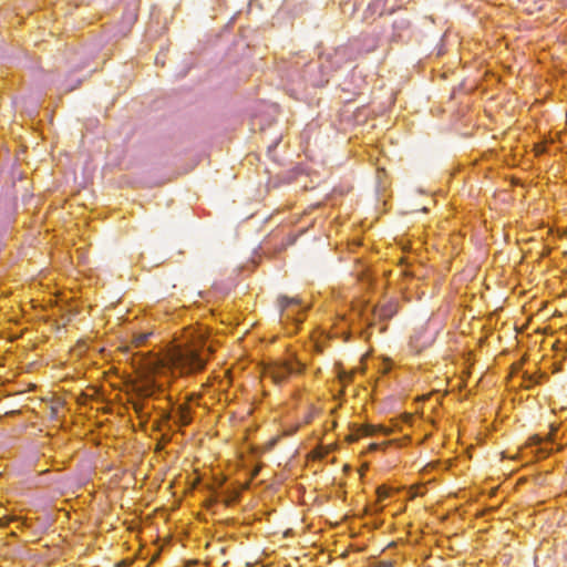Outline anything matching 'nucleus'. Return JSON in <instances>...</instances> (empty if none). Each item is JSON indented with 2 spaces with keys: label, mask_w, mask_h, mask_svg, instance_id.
Returning <instances> with one entry per match:
<instances>
[{
  "label": "nucleus",
  "mask_w": 567,
  "mask_h": 567,
  "mask_svg": "<svg viewBox=\"0 0 567 567\" xmlns=\"http://www.w3.org/2000/svg\"><path fill=\"white\" fill-rule=\"evenodd\" d=\"M212 353L213 350L206 346L205 337L189 327L167 350L164 358L153 354L144 363V369L161 377L165 371L178 377H190L205 370Z\"/></svg>",
  "instance_id": "obj_1"
},
{
  "label": "nucleus",
  "mask_w": 567,
  "mask_h": 567,
  "mask_svg": "<svg viewBox=\"0 0 567 567\" xmlns=\"http://www.w3.org/2000/svg\"><path fill=\"white\" fill-rule=\"evenodd\" d=\"M171 381L168 378L155 375L150 373L135 385L137 399L132 401V408L137 417L148 421L151 417V410L155 409L150 406L145 401L147 399L159 400L169 389Z\"/></svg>",
  "instance_id": "obj_2"
},
{
  "label": "nucleus",
  "mask_w": 567,
  "mask_h": 567,
  "mask_svg": "<svg viewBox=\"0 0 567 567\" xmlns=\"http://www.w3.org/2000/svg\"><path fill=\"white\" fill-rule=\"evenodd\" d=\"M305 371L306 363L293 352H288L264 364L265 377L278 385L287 383L292 377L303 374Z\"/></svg>",
  "instance_id": "obj_3"
},
{
  "label": "nucleus",
  "mask_w": 567,
  "mask_h": 567,
  "mask_svg": "<svg viewBox=\"0 0 567 567\" xmlns=\"http://www.w3.org/2000/svg\"><path fill=\"white\" fill-rule=\"evenodd\" d=\"M277 303L280 310V321L288 333H297L300 324L306 320L309 305L298 297L279 296Z\"/></svg>",
  "instance_id": "obj_4"
},
{
  "label": "nucleus",
  "mask_w": 567,
  "mask_h": 567,
  "mask_svg": "<svg viewBox=\"0 0 567 567\" xmlns=\"http://www.w3.org/2000/svg\"><path fill=\"white\" fill-rule=\"evenodd\" d=\"M367 311L368 305L358 302L352 306L349 315H338L332 326L331 336L341 337L344 341H348L351 336V329L357 319L368 322L369 318Z\"/></svg>",
  "instance_id": "obj_5"
},
{
  "label": "nucleus",
  "mask_w": 567,
  "mask_h": 567,
  "mask_svg": "<svg viewBox=\"0 0 567 567\" xmlns=\"http://www.w3.org/2000/svg\"><path fill=\"white\" fill-rule=\"evenodd\" d=\"M557 427L551 425L550 433L546 437H542L539 435H534L529 437L526 444L522 449L523 454H527L530 452L538 460H543L548 457L553 447L550 446L554 442V436L556 434Z\"/></svg>",
  "instance_id": "obj_6"
},
{
  "label": "nucleus",
  "mask_w": 567,
  "mask_h": 567,
  "mask_svg": "<svg viewBox=\"0 0 567 567\" xmlns=\"http://www.w3.org/2000/svg\"><path fill=\"white\" fill-rule=\"evenodd\" d=\"M392 430L383 426V425H373V424H358L351 423L349 424V433L346 436V441L350 444L358 442L362 437H370L377 434L382 435H391Z\"/></svg>",
  "instance_id": "obj_7"
},
{
  "label": "nucleus",
  "mask_w": 567,
  "mask_h": 567,
  "mask_svg": "<svg viewBox=\"0 0 567 567\" xmlns=\"http://www.w3.org/2000/svg\"><path fill=\"white\" fill-rule=\"evenodd\" d=\"M167 401L171 409H173L174 414V424L179 427L188 426L193 422V410L188 402H183L178 405H175L171 395H163Z\"/></svg>",
  "instance_id": "obj_8"
},
{
  "label": "nucleus",
  "mask_w": 567,
  "mask_h": 567,
  "mask_svg": "<svg viewBox=\"0 0 567 567\" xmlns=\"http://www.w3.org/2000/svg\"><path fill=\"white\" fill-rule=\"evenodd\" d=\"M159 417L154 422V429L156 431H162L164 429L171 430L172 429V422H174V414L173 409L169 406L166 408H158L157 409Z\"/></svg>",
  "instance_id": "obj_9"
},
{
  "label": "nucleus",
  "mask_w": 567,
  "mask_h": 567,
  "mask_svg": "<svg viewBox=\"0 0 567 567\" xmlns=\"http://www.w3.org/2000/svg\"><path fill=\"white\" fill-rule=\"evenodd\" d=\"M393 365V361L390 358H382L378 364V372L382 375H386L392 371Z\"/></svg>",
  "instance_id": "obj_10"
},
{
  "label": "nucleus",
  "mask_w": 567,
  "mask_h": 567,
  "mask_svg": "<svg viewBox=\"0 0 567 567\" xmlns=\"http://www.w3.org/2000/svg\"><path fill=\"white\" fill-rule=\"evenodd\" d=\"M317 414H318V410L315 406H310L308 409V411L305 413L302 420L298 423L301 424V426L309 425L313 422Z\"/></svg>",
  "instance_id": "obj_11"
},
{
  "label": "nucleus",
  "mask_w": 567,
  "mask_h": 567,
  "mask_svg": "<svg viewBox=\"0 0 567 567\" xmlns=\"http://www.w3.org/2000/svg\"><path fill=\"white\" fill-rule=\"evenodd\" d=\"M392 494V489L385 485L379 486L377 488V501L378 503H383L388 499Z\"/></svg>",
  "instance_id": "obj_12"
},
{
  "label": "nucleus",
  "mask_w": 567,
  "mask_h": 567,
  "mask_svg": "<svg viewBox=\"0 0 567 567\" xmlns=\"http://www.w3.org/2000/svg\"><path fill=\"white\" fill-rule=\"evenodd\" d=\"M151 334H152L151 332L135 333L133 336V340H132L134 347L140 348V347L144 346Z\"/></svg>",
  "instance_id": "obj_13"
},
{
  "label": "nucleus",
  "mask_w": 567,
  "mask_h": 567,
  "mask_svg": "<svg viewBox=\"0 0 567 567\" xmlns=\"http://www.w3.org/2000/svg\"><path fill=\"white\" fill-rule=\"evenodd\" d=\"M301 424H299L298 422L297 423H293V424H288V425H285L284 430H282V434L285 436H292L295 435L300 429H301Z\"/></svg>",
  "instance_id": "obj_14"
},
{
  "label": "nucleus",
  "mask_w": 567,
  "mask_h": 567,
  "mask_svg": "<svg viewBox=\"0 0 567 567\" xmlns=\"http://www.w3.org/2000/svg\"><path fill=\"white\" fill-rule=\"evenodd\" d=\"M433 396L436 398V403L437 404H442V400H443V394H440V392H430V393H426V394H423L421 396L417 398V401H429L431 400Z\"/></svg>",
  "instance_id": "obj_15"
},
{
  "label": "nucleus",
  "mask_w": 567,
  "mask_h": 567,
  "mask_svg": "<svg viewBox=\"0 0 567 567\" xmlns=\"http://www.w3.org/2000/svg\"><path fill=\"white\" fill-rule=\"evenodd\" d=\"M390 441L388 442H383V443H371L369 446H368V451L369 452H375V451H379V450H385L388 445H390Z\"/></svg>",
  "instance_id": "obj_16"
},
{
  "label": "nucleus",
  "mask_w": 567,
  "mask_h": 567,
  "mask_svg": "<svg viewBox=\"0 0 567 567\" xmlns=\"http://www.w3.org/2000/svg\"><path fill=\"white\" fill-rule=\"evenodd\" d=\"M18 517L16 516H0V527L6 528L10 525V523L17 520Z\"/></svg>",
  "instance_id": "obj_17"
},
{
  "label": "nucleus",
  "mask_w": 567,
  "mask_h": 567,
  "mask_svg": "<svg viewBox=\"0 0 567 567\" xmlns=\"http://www.w3.org/2000/svg\"><path fill=\"white\" fill-rule=\"evenodd\" d=\"M336 427H337V420L336 419L327 420L323 423V431H324V433L333 431Z\"/></svg>",
  "instance_id": "obj_18"
},
{
  "label": "nucleus",
  "mask_w": 567,
  "mask_h": 567,
  "mask_svg": "<svg viewBox=\"0 0 567 567\" xmlns=\"http://www.w3.org/2000/svg\"><path fill=\"white\" fill-rule=\"evenodd\" d=\"M200 399H202L200 393H190L185 396L184 402H188V404L190 405L193 402L199 403Z\"/></svg>",
  "instance_id": "obj_19"
},
{
  "label": "nucleus",
  "mask_w": 567,
  "mask_h": 567,
  "mask_svg": "<svg viewBox=\"0 0 567 567\" xmlns=\"http://www.w3.org/2000/svg\"><path fill=\"white\" fill-rule=\"evenodd\" d=\"M395 561L394 560H380L375 563L372 567H394Z\"/></svg>",
  "instance_id": "obj_20"
},
{
  "label": "nucleus",
  "mask_w": 567,
  "mask_h": 567,
  "mask_svg": "<svg viewBox=\"0 0 567 567\" xmlns=\"http://www.w3.org/2000/svg\"><path fill=\"white\" fill-rule=\"evenodd\" d=\"M328 453H329V451H328L327 449H323L322 446H320V447L318 449V454H317V456H318L319 458H323V457H326V456L328 455Z\"/></svg>",
  "instance_id": "obj_21"
},
{
  "label": "nucleus",
  "mask_w": 567,
  "mask_h": 567,
  "mask_svg": "<svg viewBox=\"0 0 567 567\" xmlns=\"http://www.w3.org/2000/svg\"><path fill=\"white\" fill-rule=\"evenodd\" d=\"M162 439L165 443H168L171 441V437L167 436L166 434H164Z\"/></svg>",
  "instance_id": "obj_22"
}]
</instances>
